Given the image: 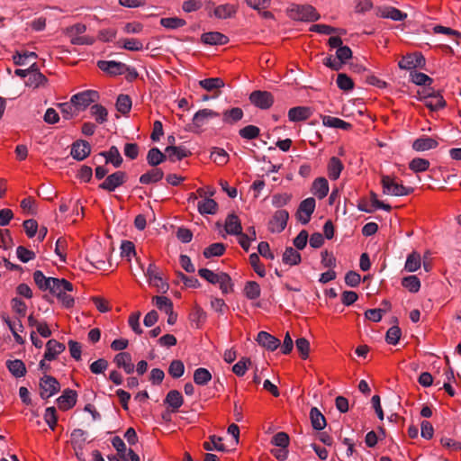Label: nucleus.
<instances>
[{
	"instance_id": "1",
	"label": "nucleus",
	"mask_w": 461,
	"mask_h": 461,
	"mask_svg": "<svg viewBox=\"0 0 461 461\" xmlns=\"http://www.w3.org/2000/svg\"><path fill=\"white\" fill-rule=\"evenodd\" d=\"M50 285L48 288L53 295H55L63 306L69 308L74 304V298L69 294L73 291V285L66 279L51 278Z\"/></svg>"
},
{
	"instance_id": "2",
	"label": "nucleus",
	"mask_w": 461,
	"mask_h": 461,
	"mask_svg": "<svg viewBox=\"0 0 461 461\" xmlns=\"http://www.w3.org/2000/svg\"><path fill=\"white\" fill-rule=\"evenodd\" d=\"M287 15L296 21L314 22L320 18L316 9L310 5L292 4L286 10Z\"/></svg>"
},
{
	"instance_id": "3",
	"label": "nucleus",
	"mask_w": 461,
	"mask_h": 461,
	"mask_svg": "<svg viewBox=\"0 0 461 461\" xmlns=\"http://www.w3.org/2000/svg\"><path fill=\"white\" fill-rule=\"evenodd\" d=\"M383 194L392 196H404L410 194L413 189L396 181V177L389 175L381 176Z\"/></svg>"
},
{
	"instance_id": "4",
	"label": "nucleus",
	"mask_w": 461,
	"mask_h": 461,
	"mask_svg": "<svg viewBox=\"0 0 461 461\" xmlns=\"http://www.w3.org/2000/svg\"><path fill=\"white\" fill-rule=\"evenodd\" d=\"M145 276L150 286L155 287L158 292L165 293L168 289V284L164 280L159 268L150 263L145 271Z\"/></svg>"
},
{
	"instance_id": "5",
	"label": "nucleus",
	"mask_w": 461,
	"mask_h": 461,
	"mask_svg": "<svg viewBox=\"0 0 461 461\" xmlns=\"http://www.w3.org/2000/svg\"><path fill=\"white\" fill-rule=\"evenodd\" d=\"M100 98V95L95 90H85L71 96L73 103L78 111L86 110L91 104H95Z\"/></svg>"
},
{
	"instance_id": "6",
	"label": "nucleus",
	"mask_w": 461,
	"mask_h": 461,
	"mask_svg": "<svg viewBox=\"0 0 461 461\" xmlns=\"http://www.w3.org/2000/svg\"><path fill=\"white\" fill-rule=\"evenodd\" d=\"M316 207L315 199L308 197L303 200L298 207L296 217L302 224H307Z\"/></svg>"
},
{
	"instance_id": "7",
	"label": "nucleus",
	"mask_w": 461,
	"mask_h": 461,
	"mask_svg": "<svg viewBox=\"0 0 461 461\" xmlns=\"http://www.w3.org/2000/svg\"><path fill=\"white\" fill-rule=\"evenodd\" d=\"M40 389L41 398H50L59 391L60 385L55 377L45 375L41 379Z\"/></svg>"
},
{
	"instance_id": "8",
	"label": "nucleus",
	"mask_w": 461,
	"mask_h": 461,
	"mask_svg": "<svg viewBox=\"0 0 461 461\" xmlns=\"http://www.w3.org/2000/svg\"><path fill=\"white\" fill-rule=\"evenodd\" d=\"M401 69L412 70L425 66V59L421 53L415 52L403 56L398 62Z\"/></svg>"
},
{
	"instance_id": "9",
	"label": "nucleus",
	"mask_w": 461,
	"mask_h": 461,
	"mask_svg": "<svg viewBox=\"0 0 461 461\" xmlns=\"http://www.w3.org/2000/svg\"><path fill=\"white\" fill-rule=\"evenodd\" d=\"M126 181V174L123 171H116L109 175L102 184L99 185V188L113 192L119 186L122 185Z\"/></svg>"
},
{
	"instance_id": "10",
	"label": "nucleus",
	"mask_w": 461,
	"mask_h": 461,
	"mask_svg": "<svg viewBox=\"0 0 461 461\" xmlns=\"http://www.w3.org/2000/svg\"><path fill=\"white\" fill-rule=\"evenodd\" d=\"M251 104L260 109H268L274 103V97L267 91H254L249 95Z\"/></svg>"
},
{
	"instance_id": "11",
	"label": "nucleus",
	"mask_w": 461,
	"mask_h": 461,
	"mask_svg": "<svg viewBox=\"0 0 461 461\" xmlns=\"http://www.w3.org/2000/svg\"><path fill=\"white\" fill-rule=\"evenodd\" d=\"M289 219V213L286 210L276 211L269 221L268 228L271 232H281L285 230Z\"/></svg>"
},
{
	"instance_id": "12",
	"label": "nucleus",
	"mask_w": 461,
	"mask_h": 461,
	"mask_svg": "<svg viewBox=\"0 0 461 461\" xmlns=\"http://www.w3.org/2000/svg\"><path fill=\"white\" fill-rule=\"evenodd\" d=\"M91 152V146L86 140H77L72 144L70 155L73 158L81 161L87 158Z\"/></svg>"
},
{
	"instance_id": "13",
	"label": "nucleus",
	"mask_w": 461,
	"mask_h": 461,
	"mask_svg": "<svg viewBox=\"0 0 461 461\" xmlns=\"http://www.w3.org/2000/svg\"><path fill=\"white\" fill-rule=\"evenodd\" d=\"M210 284L218 285L223 294H230L233 290L231 278L224 272H217Z\"/></svg>"
},
{
	"instance_id": "14",
	"label": "nucleus",
	"mask_w": 461,
	"mask_h": 461,
	"mask_svg": "<svg viewBox=\"0 0 461 461\" xmlns=\"http://www.w3.org/2000/svg\"><path fill=\"white\" fill-rule=\"evenodd\" d=\"M210 284L218 285L223 294H230L233 290L231 278L224 272H217Z\"/></svg>"
},
{
	"instance_id": "15",
	"label": "nucleus",
	"mask_w": 461,
	"mask_h": 461,
	"mask_svg": "<svg viewBox=\"0 0 461 461\" xmlns=\"http://www.w3.org/2000/svg\"><path fill=\"white\" fill-rule=\"evenodd\" d=\"M77 394L76 391L67 389L57 399L59 408L63 411H68L73 408L77 403Z\"/></svg>"
},
{
	"instance_id": "16",
	"label": "nucleus",
	"mask_w": 461,
	"mask_h": 461,
	"mask_svg": "<svg viewBox=\"0 0 461 461\" xmlns=\"http://www.w3.org/2000/svg\"><path fill=\"white\" fill-rule=\"evenodd\" d=\"M257 342L267 348L274 351L280 346V340L267 331H260L257 336Z\"/></svg>"
},
{
	"instance_id": "17",
	"label": "nucleus",
	"mask_w": 461,
	"mask_h": 461,
	"mask_svg": "<svg viewBox=\"0 0 461 461\" xmlns=\"http://www.w3.org/2000/svg\"><path fill=\"white\" fill-rule=\"evenodd\" d=\"M66 347L64 344L57 341L56 339H50L46 343V349L44 353V358L49 362L56 359L59 355H60Z\"/></svg>"
},
{
	"instance_id": "18",
	"label": "nucleus",
	"mask_w": 461,
	"mask_h": 461,
	"mask_svg": "<svg viewBox=\"0 0 461 461\" xmlns=\"http://www.w3.org/2000/svg\"><path fill=\"white\" fill-rule=\"evenodd\" d=\"M438 146V142L436 139L429 136H422L416 139L412 142V149L418 152H423L430 149H434Z\"/></svg>"
},
{
	"instance_id": "19",
	"label": "nucleus",
	"mask_w": 461,
	"mask_h": 461,
	"mask_svg": "<svg viewBox=\"0 0 461 461\" xmlns=\"http://www.w3.org/2000/svg\"><path fill=\"white\" fill-rule=\"evenodd\" d=\"M114 363L119 368H122L124 372L128 375L132 374L134 372V365L132 363V358L130 353L128 352H121L118 353L113 359Z\"/></svg>"
},
{
	"instance_id": "20",
	"label": "nucleus",
	"mask_w": 461,
	"mask_h": 461,
	"mask_svg": "<svg viewBox=\"0 0 461 461\" xmlns=\"http://www.w3.org/2000/svg\"><path fill=\"white\" fill-rule=\"evenodd\" d=\"M312 114L311 108L306 106L293 107L288 111V119L290 122H302L309 119Z\"/></svg>"
},
{
	"instance_id": "21",
	"label": "nucleus",
	"mask_w": 461,
	"mask_h": 461,
	"mask_svg": "<svg viewBox=\"0 0 461 461\" xmlns=\"http://www.w3.org/2000/svg\"><path fill=\"white\" fill-rule=\"evenodd\" d=\"M219 113L211 109H202L196 112L193 117V124L196 129L203 127L209 119L218 117Z\"/></svg>"
},
{
	"instance_id": "22",
	"label": "nucleus",
	"mask_w": 461,
	"mask_h": 461,
	"mask_svg": "<svg viewBox=\"0 0 461 461\" xmlns=\"http://www.w3.org/2000/svg\"><path fill=\"white\" fill-rule=\"evenodd\" d=\"M329 183L324 177H317L312 185L311 192L320 200L325 198L329 194Z\"/></svg>"
},
{
	"instance_id": "23",
	"label": "nucleus",
	"mask_w": 461,
	"mask_h": 461,
	"mask_svg": "<svg viewBox=\"0 0 461 461\" xmlns=\"http://www.w3.org/2000/svg\"><path fill=\"white\" fill-rule=\"evenodd\" d=\"M34 67L35 65L31 67L30 74L25 81V85L32 88H37L47 82L46 77Z\"/></svg>"
},
{
	"instance_id": "24",
	"label": "nucleus",
	"mask_w": 461,
	"mask_h": 461,
	"mask_svg": "<svg viewBox=\"0 0 461 461\" xmlns=\"http://www.w3.org/2000/svg\"><path fill=\"white\" fill-rule=\"evenodd\" d=\"M201 40L209 45H224L228 42V37L218 32H205L202 35Z\"/></svg>"
},
{
	"instance_id": "25",
	"label": "nucleus",
	"mask_w": 461,
	"mask_h": 461,
	"mask_svg": "<svg viewBox=\"0 0 461 461\" xmlns=\"http://www.w3.org/2000/svg\"><path fill=\"white\" fill-rule=\"evenodd\" d=\"M97 65L101 70L107 72L111 75L122 74L123 72V68L125 67L124 64H122L121 62L113 61V60H110V61L101 60V61H98Z\"/></svg>"
},
{
	"instance_id": "26",
	"label": "nucleus",
	"mask_w": 461,
	"mask_h": 461,
	"mask_svg": "<svg viewBox=\"0 0 461 461\" xmlns=\"http://www.w3.org/2000/svg\"><path fill=\"white\" fill-rule=\"evenodd\" d=\"M167 157L171 161L181 160L188 157L191 153L185 147L168 146L165 149Z\"/></svg>"
},
{
	"instance_id": "27",
	"label": "nucleus",
	"mask_w": 461,
	"mask_h": 461,
	"mask_svg": "<svg viewBox=\"0 0 461 461\" xmlns=\"http://www.w3.org/2000/svg\"><path fill=\"white\" fill-rule=\"evenodd\" d=\"M197 210L201 214H215L218 203L212 198L205 197L197 203Z\"/></svg>"
},
{
	"instance_id": "28",
	"label": "nucleus",
	"mask_w": 461,
	"mask_h": 461,
	"mask_svg": "<svg viewBox=\"0 0 461 461\" xmlns=\"http://www.w3.org/2000/svg\"><path fill=\"white\" fill-rule=\"evenodd\" d=\"M282 261L290 267L297 266L302 261L301 254L292 247H287L283 253Z\"/></svg>"
},
{
	"instance_id": "29",
	"label": "nucleus",
	"mask_w": 461,
	"mask_h": 461,
	"mask_svg": "<svg viewBox=\"0 0 461 461\" xmlns=\"http://www.w3.org/2000/svg\"><path fill=\"white\" fill-rule=\"evenodd\" d=\"M344 166L341 160L337 157H332L330 158L328 163V176L331 180H337L341 171L343 170Z\"/></svg>"
},
{
	"instance_id": "30",
	"label": "nucleus",
	"mask_w": 461,
	"mask_h": 461,
	"mask_svg": "<svg viewBox=\"0 0 461 461\" xmlns=\"http://www.w3.org/2000/svg\"><path fill=\"white\" fill-rule=\"evenodd\" d=\"M225 230L228 234L238 235L242 230L239 217L235 214H229L225 220Z\"/></svg>"
},
{
	"instance_id": "31",
	"label": "nucleus",
	"mask_w": 461,
	"mask_h": 461,
	"mask_svg": "<svg viewBox=\"0 0 461 461\" xmlns=\"http://www.w3.org/2000/svg\"><path fill=\"white\" fill-rule=\"evenodd\" d=\"M90 115L99 124H103L108 121V111L102 104H93L90 107Z\"/></svg>"
},
{
	"instance_id": "32",
	"label": "nucleus",
	"mask_w": 461,
	"mask_h": 461,
	"mask_svg": "<svg viewBox=\"0 0 461 461\" xmlns=\"http://www.w3.org/2000/svg\"><path fill=\"white\" fill-rule=\"evenodd\" d=\"M237 12V7L230 4H224L216 6L213 14L218 19H228L232 17Z\"/></svg>"
},
{
	"instance_id": "33",
	"label": "nucleus",
	"mask_w": 461,
	"mask_h": 461,
	"mask_svg": "<svg viewBox=\"0 0 461 461\" xmlns=\"http://www.w3.org/2000/svg\"><path fill=\"white\" fill-rule=\"evenodd\" d=\"M165 402L172 408L173 411H176L183 405L184 399L180 392L171 390L167 393Z\"/></svg>"
},
{
	"instance_id": "34",
	"label": "nucleus",
	"mask_w": 461,
	"mask_h": 461,
	"mask_svg": "<svg viewBox=\"0 0 461 461\" xmlns=\"http://www.w3.org/2000/svg\"><path fill=\"white\" fill-rule=\"evenodd\" d=\"M322 123L326 127L336 128L348 131L351 129V124L338 117L325 115L322 117Z\"/></svg>"
},
{
	"instance_id": "35",
	"label": "nucleus",
	"mask_w": 461,
	"mask_h": 461,
	"mask_svg": "<svg viewBox=\"0 0 461 461\" xmlns=\"http://www.w3.org/2000/svg\"><path fill=\"white\" fill-rule=\"evenodd\" d=\"M6 367L9 372L16 378L23 377L26 374L25 365L20 359L8 360L6 362Z\"/></svg>"
},
{
	"instance_id": "36",
	"label": "nucleus",
	"mask_w": 461,
	"mask_h": 461,
	"mask_svg": "<svg viewBox=\"0 0 461 461\" xmlns=\"http://www.w3.org/2000/svg\"><path fill=\"white\" fill-rule=\"evenodd\" d=\"M117 45L131 51H140L144 49L143 42L136 38H125L118 41Z\"/></svg>"
},
{
	"instance_id": "37",
	"label": "nucleus",
	"mask_w": 461,
	"mask_h": 461,
	"mask_svg": "<svg viewBox=\"0 0 461 461\" xmlns=\"http://www.w3.org/2000/svg\"><path fill=\"white\" fill-rule=\"evenodd\" d=\"M378 15L383 18L392 19L393 21H403L407 14L402 13L397 8L394 7H384L379 10Z\"/></svg>"
},
{
	"instance_id": "38",
	"label": "nucleus",
	"mask_w": 461,
	"mask_h": 461,
	"mask_svg": "<svg viewBox=\"0 0 461 461\" xmlns=\"http://www.w3.org/2000/svg\"><path fill=\"white\" fill-rule=\"evenodd\" d=\"M310 418L312 428L316 430H321L326 426V419L318 408L312 407L310 411Z\"/></svg>"
},
{
	"instance_id": "39",
	"label": "nucleus",
	"mask_w": 461,
	"mask_h": 461,
	"mask_svg": "<svg viewBox=\"0 0 461 461\" xmlns=\"http://www.w3.org/2000/svg\"><path fill=\"white\" fill-rule=\"evenodd\" d=\"M243 118V111L241 108L234 107L226 110L222 113V121L228 124H233Z\"/></svg>"
},
{
	"instance_id": "40",
	"label": "nucleus",
	"mask_w": 461,
	"mask_h": 461,
	"mask_svg": "<svg viewBox=\"0 0 461 461\" xmlns=\"http://www.w3.org/2000/svg\"><path fill=\"white\" fill-rule=\"evenodd\" d=\"M421 266V258L420 253L417 251H412L411 254L408 255L404 269L408 272H415L417 271Z\"/></svg>"
},
{
	"instance_id": "41",
	"label": "nucleus",
	"mask_w": 461,
	"mask_h": 461,
	"mask_svg": "<svg viewBox=\"0 0 461 461\" xmlns=\"http://www.w3.org/2000/svg\"><path fill=\"white\" fill-rule=\"evenodd\" d=\"M102 155L105 158L106 163L113 164L114 167H119L122 163V158L115 146H112L108 151L103 152Z\"/></svg>"
},
{
	"instance_id": "42",
	"label": "nucleus",
	"mask_w": 461,
	"mask_h": 461,
	"mask_svg": "<svg viewBox=\"0 0 461 461\" xmlns=\"http://www.w3.org/2000/svg\"><path fill=\"white\" fill-rule=\"evenodd\" d=\"M164 173L159 168H153L147 173L143 174L140 177V182L143 185H149L151 183H156L162 179Z\"/></svg>"
},
{
	"instance_id": "43",
	"label": "nucleus",
	"mask_w": 461,
	"mask_h": 461,
	"mask_svg": "<svg viewBox=\"0 0 461 461\" xmlns=\"http://www.w3.org/2000/svg\"><path fill=\"white\" fill-rule=\"evenodd\" d=\"M212 380V374L204 367H199L194 372V382L197 385H206Z\"/></svg>"
},
{
	"instance_id": "44",
	"label": "nucleus",
	"mask_w": 461,
	"mask_h": 461,
	"mask_svg": "<svg viewBox=\"0 0 461 461\" xmlns=\"http://www.w3.org/2000/svg\"><path fill=\"white\" fill-rule=\"evenodd\" d=\"M429 166V161L422 158H415L409 162V168L416 174L427 171Z\"/></svg>"
},
{
	"instance_id": "45",
	"label": "nucleus",
	"mask_w": 461,
	"mask_h": 461,
	"mask_svg": "<svg viewBox=\"0 0 461 461\" xmlns=\"http://www.w3.org/2000/svg\"><path fill=\"white\" fill-rule=\"evenodd\" d=\"M132 102L128 95H119L116 100V109L122 114H127L131 109Z\"/></svg>"
},
{
	"instance_id": "46",
	"label": "nucleus",
	"mask_w": 461,
	"mask_h": 461,
	"mask_svg": "<svg viewBox=\"0 0 461 461\" xmlns=\"http://www.w3.org/2000/svg\"><path fill=\"white\" fill-rule=\"evenodd\" d=\"M199 85L206 91H213L224 86V82L220 77H211L199 81Z\"/></svg>"
},
{
	"instance_id": "47",
	"label": "nucleus",
	"mask_w": 461,
	"mask_h": 461,
	"mask_svg": "<svg viewBox=\"0 0 461 461\" xmlns=\"http://www.w3.org/2000/svg\"><path fill=\"white\" fill-rule=\"evenodd\" d=\"M166 158L167 155L162 153L158 148H152L148 152L147 161L150 166L155 167L162 163Z\"/></svg>"
},
{
	"instance_id": "48",
	"label": "nucleus",
	"mask_w": 461,
	"mask_h": 461,
	"mask_svg": "<svg viewBox=\"0 0 461 461\" xmlns=\"http://www.w3.org/2000/svg\"><path fill=\"white\" fill-rule=\"evenodd\" d=\"M424 103L431 111H437L445 106V101L440 95H428L425 97Z\"/></svg>"
},
{
	"instance_id": "49",
	"label": "nucleus",
	"mask_w": 461,
	"mask_h": 461,
	"mask_svg": "<svg viewBox=\"0 0 461 461\" xmlns=\"http://www.w3.org/2000/svg\"><path fill=\"white\" fill-rule=\"evenodd\" d=\"M260 286L257 282L249 281L246 283L244 287V294L248 299H258L260 296Z\"/></svg>"
},
{
	"instance_id": "50",
	"label": "nucleus",
	"mask_w": 461,
	"mask_h": 461,
	"mask_svg": "<svg viewBox=\"0 0 461 461\" xmlns=\"http://www.w3.org/2000/svg\"><path fill=\"white\" fill-rule=\"evenodd\" d=\"M402 285L411 293H417L420 288V281L416 276L403 277Z\"/></svg>"
},
{
	"instance_id": "51",
	"label": "nucleus",
	"mask_w": 461,
	"mask_h": 461,
	"mask_svg": "<svg viewBox=\"0 0 461 461\" xmlns=\"http://www.w3.org/2000/svg\"><path fill=\"white\" fill-rule=\"evenodd\" d=\"M225 251V245L220 242L212 243L203 250V256L206 258L220 257Z\"/></svg>"
},
{
	"instance_id": "52",
	"label": "nucleus",
	"mask_w": 461,
	"mask_h": 461,
	"mask_svg": "<svg viewBox=\"0 0 461 461\" xmlns=\"http://www.w3.org/2000/svg\"><path fill=\"white\" fill-rule=\"evenodd\" d=\"M160 24L167 29L176 30L185 26L186 22L184 19L178 17H167L162 18L160 20Z\"/></svg>"
},
{
	"instance_id": "53",
	"label": "nucleus",
	"mask_w": 461,
	"mask_h": 461,
	"mask_svg": "<svg viewBox=\"0 0 461 461\" xmlns=\"http://www.w3.org/2000/svg\"><path fill=\"white\" fill-rule=\"evenodd\" d=\"M260 130L258 127L255 125H248L241 128L239 131V134L242 139L245 140H254L259 136Z\"/></svg>"
},
{
	"instance_id": "54",
	"label": "nucleus",
	"mask_w": 461,
	"mask_h": 461,
	"mask_svg": "<svg viewBox=\"0 0 461 461\" xmlns=\"http://www.w3.org/2000/svg\"><path fill=\"white\" fill-rule=\"evenodd\" d=\"M211 158L217 165L222 166L228 162L229 155L223 149L214 148L211 152Z\"/></svg>"
},
{
	"instance_id": "55",
	"label": "nucleus",
	"mask_w": 461,
	"mask_h": 461,
	"mask_svg": "<svg viewBox=\"0 0 461 461\" xmlns=\"http://www.w3.org/2000/svg\"><path fill=\"white\" fill-rule=\"evenodd\" d=\"M221 438L212 435L210 437V441H205L203 446V448L207 451L218 450L223 451L224 446L221 443Z\"/></svg>"
},
{
	"instance_id": "56",
	"label": "nucleus",
	"mask_w": 461,
	"mask_h": 461,
	"mask_svg": "<svg viewBox=\"0 0 461 461\" xmlns=\"http://www.w3.org/2000/svg\"><path fill=\"white\" fill-rule=\"evenodd\" d=\"M52 277H47L40 270L33 273V280L41 290L47 291Z\"/></svg>"
},
{
	"instance_id": "57",
	"label": "nucleus",
	"mask_w": 461,
	"mask_h": 461,
	"mask_svg": "<svg viewBox=\"0 0 461 461\" xmlns=\"http://www.w3.org/2000/svg\"><path fill=\"white\" fill-rule=\"evenodd\" d=\"M250 365L249 358L242 357L232 366V372L238 376H243Z\"/></svg>"
},
{
	"instance_id": "58",
	"label": "nucleus",
	"mask_w": 461,
	"mask_h": 461,
	"mask_svg": "<svg viewBox=\"0 0 461 461\" xmlns=\"http://www.w3.org/2000/svg\"><path fill=\"white\" fill-rule=\"evenodd\" d=\"M168 373L173 378H180L185 373V366L181 360H173L168 367Z\"/></svg>"
},
{
	"instance_id": "59",
	"label": "nucleus",
	"mask_w": 461,
	"mask_h": 461,
	"mask_svg": "<svg viewBox=\"0 0 461 461\" xmlns=\"http://www.w3.org/2000/svg\"><path fill=\"white\" fill-rule=\"evenodd\" d=\"M152 301L160 311L165 312H170L173 308V303L167 297L157 295L153 297Z\"/></svg>"
},
{
	"instance_id": "60",
	"label": "nucleus",
	"mask_w": 461,
	"mask_h": 461,
	"mask_svg": "<svg viewBox=\"0 0 461 461\" xmlns=\"http://www.w3.org/2000/svg\"><path fill=\"white\" fill-rule=\"evenodd\" d=\"M410 76L411 82L418 86H429L432 83V78L421 72L411 71Z\"/></svg>"
},
{
	"instance_id": "61",
	"label": "nucleus",
	"mask_w": 461,
	"mask_h": 461,
	"mask_svg": "<svg viewBox=\"0 0 461 461\" xmlns=\"http://www.w3.org/2000/svg\"><path fill=\"white\" fill-rule=\"evenodd\" d=\"M59 108L63 117L67 120L72 119L77 114V108L71 103H63L59 104Z\"/></svg>"
},
{
	"instance_id": "62",
	"label": "nucleus",
	"mask_w": 461,
	"mask_h": 461,
	"mask_svg": "<svg viewBox=\"0 0 461 461\" xmlns=\"http://www.w3.org/2000/svg\"><path fill=\"white\" fill-rule=\"evenodd\" d=\"M249 263L253 267L254 271L260 276L264 277L266 276V269L263 264H261L259 257L256 253H252L249 256Z\"/></svg>"
},
{
	"instance_id": "63",
	"label": "nucleus",
	"mask_w": 461,
	"mask_h": 461,
	"mask_svg": "<svg viewBox=\"0 0 461 461\" xmlns=\"http://www.w3.org/2000/svg\"><path fill=\"white\" fill-rule=\"evenodd\" d=\"M336 82H337L338 87L344 91L352 90L354 87V83H353L352 79L344 73H340L338 75Z\"/></svg>"
},
{
	"instance_id": "64",
	"label": "nucleus",
	"mask_w": 461,
	"mask_h": 461,
	"mask_svg": "<svg viewBox=\"0 0 461 461\" xmlns=\"http://www.w3.org/2000/svg\"><path fill=\"white\" fill-rule=\"evenodd\" d=\"M292 195L288 193L275 194L272 196V204L276 208L286 205L291 201Z\"/></svg>"
}]
</instances>
